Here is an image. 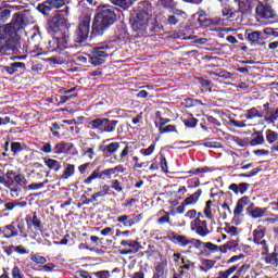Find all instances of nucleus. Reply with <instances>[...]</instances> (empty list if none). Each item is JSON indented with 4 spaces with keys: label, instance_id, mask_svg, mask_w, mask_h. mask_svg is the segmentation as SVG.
I'll list each match as a JSON object with an SVG mask.
<instances>
[{
    "label": "nucleus",
    "instance_id": "13d9d810",
    "mask_svg": "<svg viewBox=\"0 0 278 278\" xmlns=\"http://www.w3.org/2000/svg\"><path fill=\"white\" fill-rule=\"evenodd\" d=\"M11 65L13 67V72L15 74L20 73V71H25L27 68V66L23 62H13V63H11Z\"/></svg>",
    "mask_w": 278,
    "mask_h": 278
},
{
    "label": "nucleus",
    "instance_id": "a878e982",
    "mask_svg": "<svg viewBox=\"0 0 278 278\" xmlns=\"http://www.w3.org/2000/svg\"><path fill=\"white\" fill-rule=\"evenodd\" d=\"M253 136H256V137L250 140L249 142L250 147H260V144H264V142H266V139H264L263 131H255L253 132Z\"/></svg>",
    "mask_w": 278,
    "mask_h": 278
},
{
    "label": "nucleus",
    "instance_id": "338daca9",
    "mask_svg": "<svg viewBox=\"0 0 278 278\" xmlns=\"http://www.w3.org/2000/svg\"><path fill=\"white\" fill-rule=\"evenodd\" d=\"M12 278H25V276L21 271V268L16 265L12 269Z\"/></svg>",
    "mask_w": 278,
    "mask_h": 278
},
{
    "label": "nucleus",
    "instance_id": "6ab92c4d",
    "mask_svg": "<svg viewBox=\"0 0 278 278\" xmlns=\"http://www.w3.org/2000/svg\"><path fill=\"white\" fill-rule=\"evenodd\" d=\"M142 220V214L138 215H122L118 216L116 222L122 223L124 227H134V225H138Z\"/></svg>",
    "mask_w": 278,
    "mask_h": 278
},
{
    "label": "nucleus",
    "instance_id": "f3484780",
    "mask_svg": "<svg viewBox=\"0 0 278 278\" xmlns=\"http://www.w3.org/2000/svg\"><path fill=\"white\" fill-rule=\"evenodd\" d=\"M64 0H47L40 4L37 5L38 12H40L43 15L49 14L51 10H60V8H63Z\"/></svg>",
    "mask_w": 278,
    "mask_h": 278
},
{
    "label": "nucleus",
    "instance_id": "f03ea898",
    "mask_svg": "<svg viewBox=\"0 0 278 278\" xmlns=\"http://www.w3.org/2000/svg\"><path fill=\"white\" fill-rule=\"evenodd\" d=\"M116 12H118V9L113 5L97 8L91 26V36L93 38H96V36H103V34L108 31V28L112 27V25L118 21Z\"/></svg>",
    "mask_w": 278,
    "mask_h": 278
},
{
    "label": "nucleus",
    "instance_id": "72a5a7b5",
    "mask_svg": "<svg viewBox=\"0 0 278 278\" xmlns=\"http://www.w3.org/2000/svg\"><path fill=\"white\" fill-rule=\"evenodd\" d=\"M12 16V10L8 7L0 8V23H8Z\"/></svg>",
    "mask_w": 278,
    "mask_h": 278
},
{
    "label": "nucleus",
    "instance_id": "774afa93",
    "mask_svg": "<svg viewBox=\"0 0 278 278\" xmlns=\"http://www.w3.org/2000/svg\"><path fill=\"white\" fill-rule=\"evenodd\" d=\"M75 97H77V93H73L70 96H60L59 103L61 104L67 103V101H71V99H75Z\"/></svg>",
    "mask_w": 278,
    "mask_h": 278
},
{
    "label": "nucleus",
    "instance_id": "37998d69",
    "mask_svg": "<svg viewBox=\"0 0 278 278\" xmlns=\"http://www.w3.org/2000/svg\"><path fill=\"white\" fill-rule=\"evenodd\" d=\"M238 247V243L228 241L227 243L219 247L220 253H227V251H233Z\"/></svg>",
    "mask_w": 278,
    "mask_h": 278
},
{
    "label": "nucleus",
    "instance_id": "5fc2aeb1",
    "mask_svg": "<svg viewBox=\"0 0 278 278\" xmlns=\"http://www.w3.org/2000/svg\"><path fill=\"white\" fill-rule=\"evenodd\" d=\"M31 225L36 229H42V222L38 218V213H33Z\"/></svg>",
    "mask_w": 278,
    "mask_h": 278
},
{
    "label": "nucleus",
    "instance_id": "cd10ccee",
    "mask_svg": "<svg viewBox=\"0 0 278 278\" xmlns=\"http://www.w3.org/2000/svg\"><path fill=\"white\" fill-rule=\"evenodd\" d=\"M266 236V227L257 226L256 229L253 230V242H258L260 240H264Z\"/></svg>",
    "mask_w": 278,
    "mask_h": 278
},
{
    "label": "nucleus",
    "instance_id": "e2e57ef3",
    "mask_svg": "<svg viewBox=\"0 0 278 278\" xmlns=\"http://www.w3.org/2000/svg\"><path fill=\"white\" fill-rule=\"evenodd\" d=\"M0 71H1V73L7 74V75H16L15 72H14V68L12 67V63L10 65H7V66L1 65Z\"/></svg>",
    "mask_w": 278,
    "mask_h": 278
},
{
    "label": "nucleus",
    "instance_id": "c9c22d12",
    "mask_svg": "<svg viewBox=\"0 0 278 278\" xmlns=\"http://www.w3.org/2000/svg\"><path fill=\"white\" fill-rule=\"evenodd\" d=\"M110 190H111V187L109 185H103V186H100V191L93 193L92 195L97 201L98 199L108 197V194H110Z\"/></svg>",
    "mask_w": 278,
    "mask_h": 278
},
{
    "label": "nucleus",
    "instance_id": "dca6fc26",
    "mask_svg": "<svg viewBox=\"0 0 278 278\" xmlns=\"http://www.w3.org/2000/svg\"><path fill=\"white\" fill-rule=\"evenodd\" d=\"M190 229L194 231L197 236H200V238H205L212 233L207 227V220H201L200 218H195L190 223Z\"/></svg>",
    "mask_w": 278,
    "mask_h": 278
},
{
    "label": "nucleus",
    "instance_id": "412c9836",
    "mask_svg": "<svg viewBox=\"0 0 278 278\" xmlns=\"http://www.w3.org/2000/svg\"><path fill=\"white\" fill-rule=\"evenodd\" d=\"M262 262L277 268L278 266V244L274 247V251L266 256L262 257Z\"/></svg>",
    "mask_w": 278,
    "mask_h": 278
},
{
    "label": "nucleus",
    "instance_id": "5701e85b",
    "mask_svg": "<svg viewBox=\"0 0 278 278\" xmlns=\"http://www.w3.org/2000/svg\"><path fill=\"white\" fill-rule=\"evenodd\" d=\"M201 194H203V189H198L194 193L190 194L182 201L184 205H197V203H199V199H201Z\"/></svg>",
    "mask_w": 278,
    "mask_h": 278
},
{
    "label": "nucleus",
    "instance_id": "4c0bfd02",
    "mask_svg": "<svg viewBox=\"0 0 278 278\" xmlns=\"http://www.w3.org/2000/svg\"><path fill=\"white\" fill-rule=\"evenodd\" d=\"M212 167L204 166L195 169L193 168L189 172H182V175H201V173H212Z\"/></svg>",
    "mask_w": 278,
    "mask_h": 278
},
{
    "label": "nucleus",
    "instance_id": "9b49d317",
    "mask_svg": "<svg viewBox=\"0 0 278 278\" xmlns=\"http://www.w3.org/2000/svg\"><path fill=\"white\" fill-rule=\"evenodd\" d=\"M110 46L103 45L98 46L92 49V55L89 58L90 64L92 66H101L102 64H105V58H109Z\"/></svg>",
    "mask_w": 278,
    "mask_h": 278
},
{
    "label": "nucleus",
    "instance_id": "c03bdc74",
    "mask_svg": "<svg viewBox=\"0 0 278 278\" xmlns=\"http://www.w3.org/2000/svg\"><path fill=\"white\" fill-rule=\"evenodd\" d=\"M60 129H64V125L58 122L52 123V126L50 127L52 136L60 138Z\"/></svg>",
    "mask_w": 278,
    "mask_h": 278
},
{
    "label": "nucleus",
    "instance_id": "aec40b11",
    "mask_svg": "<svg viewBox=\"0 0 278 278\" xmlns=\"http://www.w3.org/2000/svg\"><path fill=\"white\" fill-rule=\"evenodd\" d=\"M167 238L169 242H173L174 244H179L182 248H186L188 247V244H190V239H188V237L179 235L175 231H172Z\"/></svg>",
    "mask_w": 278,
    "mask_h": 278
},
{
    "label": "nucleus",
    "instance_id": "69168bd1",
    "mask_svg": "<svg viewBox=\"0 0 278 278\" xmlns=\"http://www.w3.org/2000/svg\"><path fill=\"white\" fill-rule=\"evenodd\" d=\"M110 188L115 190V192H123V186H121V181H118V179L112 180Z\"/></svg>",
    "mask_w": 278,
    "mask_h": 278
},
{
    "label": "nucleus",
    "instance_id": "0eeeda50",
    "mask_svg": "<svg viewBox=\"0 0 278 278\" xmlns=\"http://www.w3.org/2000/svg\"><path fill=\"white\" fill-rule=\"evenodd\" d=\"M3 186L11 188V192H21L23 186H27V179L23 174H16L14 170H8L3 175Z\"/></svg>",
    "mask_w": 278,
    "mask_h": 278
},
{
    "label": "nucleus",
    "instance_id": "79ce46f5",
    "mask_svg": "<svg viewBox=\"0 0 278 278\" xmlns=\"http://www.w3.org/2000/svg\"><path fill=\"white\" fill-rule=\"evenodd\" d=\"M159 3L165 10H175L177 8V2H175V0H159Z\"/></svg>",
    "mask_w": 278,
    "mask_h": 278
},
{
    "label": "nucleus",
    "instance_id": "6e6d98bb",
    "mask_svg": "<svg viewBox=\"0 0 278 278\" xmlns=\"http://www.w3.org/2000/svg\"><path fill=\"white\" fill-rule=\"evenodd\" d=\"M277 118H278V108L276 110L273 109L271 115L268 117H265V123H267L268 125H273V123H275Z\"/></svg>",
    "mask_w": 278,
    "mask_h": 278
},
{
    "label": "nucleus",
    "instance_id": "8fccbe9b",
    "mask_svg": "<svg viewBox=\"0 0 278 278\" xmlns=\"http://www.w3.org/2000/svg\"><path fill=\"white\" fill-rule=\"evenodd\" d=\"M238 7H239L238 12H241V14L249 12V8H251V5H249V2L244 0H239Z\"/></svg>",
    "mask_w": 278,
    "mask_h": 278
},
{
    "label": "nucleus",
    "instance_id": "49530a36",
    "mask_svg": "<svg viewBox=\"0 0 278 278\" xmlns=\"http://www.w3.org/2000/svg\"><path fill=\"white\" fill-rule=\"evenodd\" d=\"M155 151V143L150 144L146 149H141L139 153L146 157H149V155H153V152Z\"/></svg>",
    "mask_w": 278,
    "mask_h": 278
},
{
    "label": "nucleus",
    "instance_id": "0e129e2a",
    "mask_svg": "<svg viewBox=\"0 0 278 278\" xmlns=\"http://www.w3.org/2000/svg\"><path fill=\"white\" fill-rule=\"evenodd\" d=\"M157 225H170V214L166 213V215L156 219Z\"/></svg>",
    "mask_w": 278,
    "mask_h": 278
},
{
    "label": "nucleus",
    "instance_id": "6e6552de",
    "mask_svg": "<svg viewBox=\"0 0 278 278\" xmlns=\"http://www.w3.org/2000/svg\"><path fill=\"white\" fill-rule=\"evenodd\" d=\"M0 236L4 240H10L12 238H27V235H25V224L12 222L11 224H8L5 226L0 227Z\"/></svg>",
    "mask_w": 278,
    "mask_h": 278
},
{
    "label": "nucleus",
    "instance_id": "7ed1b4c3",
    "mask_svg": "<svg viewBox=\"0 0 278 278\" xmlns=\"http://www.w3.org/2000/svg\"><path fill=\"white\" fill-rule=\"evenodd\" d=\"M247 205L249 206L247 207ZM244 207H247V215L254 219L264 218L268 210L267 207L262 208V207L255 206V204L251 202V198H249V195H243L237 201V204L235 206V210H233L235 218H240V216H242V212H244Z\"/></svg>",
    "mask_w": 278,
    "mask_h": 278
},
{
    "label": "nucleus",
    "instance_id": "ddd939ff",
    "mask_svg": "<svg viewBox=\"0 0 278 278\" xmlns=\"http://www.w3.org/2000/svg\"><path fill=\"white\" fill-rule=\"evenodd\" d=\"M50 53H62L65 49H68V35L62 37H53L47 46Z\"/></svg>",
    "mask_w": 278,
    "mask_h": 278
},
{
    "label": "nucleus",
    "instance_id": "423d86ee",
    "mask_svg": "<svg viewBox=\"0 0 278 278\" xmlns=\"http://www.w3.org/2000/svg\"><path fill=\"white\" fill-rule=\"evenodd\" d=\"M91 129H96L99 134H114L121 125L118 119L110 117H99L89 122Z\"/></svg>",
    "mask_w": 278,
    "mask_h": 278
},
{
    "label": "nucleus",
    "instance_id": "20e7f679",
    "mask_svg": "<svg viewBox=\"0 0 278 278\" xmlns=\"http://www.w3.org/2000/svg\"><path fill=\"white\" fill-rule=\"evenodd\" d=\"M99 151L102 153V157L104 160L110 159L111 164H116V162H125L127 157H129V146H125L119 155H114L121 149V142H111L109 144H100Z\"/></svg>",
    "mask_w": 278,
    "mask_h": 278
},
{
    "label": "nucleus",
    "instance_id": "c85d7f7f",
    "mask_svg": "<svg viewBox=\"0 0 278 278\" xmlns=\"http://www.w3.org/2000/svg\"><path fill=\"white\" fill-rule=\"evenodd\" d=\"M15 207H27V201H22V202L12 201V202H8V203L4 204L3 212H12V210H14Z\"/></svg>",
    "mask_w": 278,
    "mask_h": 278
},
{
    "label": "nucleus",
    "instance_id": "680f3d73",
    "mask_svg": "<svg viewBox=\"0 0 278 278\" xmlns=\"http://www.w3.org/2000/svg\"><path fill=\"white\" fill-rule=\"evenodd\" d=\"M76 275H78V277H80V278H93L94 271L79 269L76 271Z\"/></svg>",
    "mask_w": 278,
    "mask_h": 278
},
{
    "label": "nucleus",
    "instance_id": "c756f323",
    "mask_svg": "<svg viewBox=\"0 0 278 278\" xmlns=\"http://www.w3.org/2000/svg\"><path fill=\"white\" fill-rule=\"evenodd\" d=\"M245 118L253 121V118H264V113L260 112L257 108H251L247 110Z\"/></svg>",
    "mask_w": 278,
    "mask_h": 278
},
{
    "label": "nucleus",
    "instance_id": "052dcab7",
    "mask_svg": "<svg viewBox=\"0 0 278 278\" xmlns=\"http://www.w3.org/2000/svg\"><path fill=\"white\" fill-rule=\"evenodd\" d=\"M263 112H261V114H263V118L265 116V118H267V116H270L273 114V108H270V103L266 102L265 104H263Z\"/></svg>",
    "mask_w": 278,
    "mask_h": 278
},
{
    "label": "nucleus",
    "instance_id": "de8ad7c7",
    "mask_svg": "<svg viewBox=\"0 0 278 278\" xmlns=\"http://www.w3.org/2000/svg\"><path fill=\"white\" fill-rule=\"evenodd\" d=\"M211 75H214L215 77H220L222 79H231V77L233 76V74L227 71L212 72Z\"/></svg>",
    "mask_w": 278,
    "mask_h": 278
},
{
    "label": "nucleus",
    "instance_id": "864d4df0",
    "mask_svg": "<svg viewBox=\"0 0 278 278\" xmlns=\"http://www.w3.org/2000/svg\"><path fill=\"white\" fill-rule=\"evenodd\" d=\"M30 261L35 264H47V257L40 256V254H31Z\"/></svg>",
    "mask_w": 278,
    "mask_h": 278
},
{
    "label": "nucleus",
    "instance_id": "4468645a",
    "mask_svg": "<svg viewBox=\"0 0 278 278\" xmlns=\"http://www.w3.org/2000/svg\"><path fill=\"white\" fill-rule=\"evenodd\" d=\"M197 21L200 27H214L220 25V17H210L207 12L203 9H199L195 13Z\"/></svg>",
    "mask_w": 278,
    "mask_h": 278
},
{
    "label": "nucleus",
    "instance_id": "603ef678",
    "mask_svg": "<svg viewBox=\"0 0 278 278\" xmlns=\"http://www.w3.org/2000/svg\"><path fill=\"white\" fill-rule=\"evenodd\" d=\"M122 247H130L131 249H138L140 247V242L136 240H122L121 241Z\"/></svg>",
    "mask_w": 278,
    "mask_h": 278
},
{
    "label": "nucleus",
    "instance_id": "e433bc0d",
    "mask_svg": "<svg viewBox=\"0 0 278 278\" xmlns=\"http://www.w3.org/2000/svg\"><path fill=\"white\" fill-rule=\"evenodd\" d=\"M134 3L135 0H114V5L122 8V10H129Z\"/></svg>",
    "mask_w": 278,
    "mask_h": 278
},
{
    "label": "nucleus",
    "instance_id": "473e14b6",
    "mask_svg": "<svg viewBox=\"0 0 278 278\" xmlns=\"http://www.w3.org/2000/svg\"><path fill=\"white\" fill-rule=\"evenodd\" d=\"M75 175V165L66 164L63 174L60 176V179H70Z\"/></svg>",
    "mask_w": 278,
    "mask_h": 278
},
{
    "label": "nucleus",
    "instance_id": "3c124183",
    "mask_svg": "<svg viewBox=\"0 0 278 278\" xmlns=\"http://www.w3.org/2000/svg\"><path fill=\"white\" fill-rule=\"evenodd\" d=\"M187 108H199L200 105H203V101L188 98L186 99Z\"/></svg>",
    "mask_w": 278,
    "mask_h": 278
},
{
    "label": "nucleus",
    "instance_id": "2f4dec72",
    "mask_svg": "<svg viewBox=\"0 0 278 278\" xmlns=\"http://www.w3.org/2000/svg\"><path fill=\"white\" fill-rule=\"evenodd\" d=\"M262 38V31L254 30L248 34V40L251 45L257 46L260 45V39Z\"/></svg>",
    "mask_w": 278,
    "mask_h": 278
},
{
    "label": "nucleus",
    "instance_id": "9d476101",
    "mask_svg": "<svg viewBox=\"0 0 278 278\" xmlns=\"http://www.w3.org/2000/svg\"><path fill=\"white\" fill-rule=\"evenodd\" d=\"M159 260L153 264L151 278H168V258L164 254L159 253Z\"/></svg>",
    "mask_w": 278,
    "mask_h": 278
},
{
    "label": "nucleus",
    "instance_id": "2eb2a0df",
    "mask_svg": "<svg viewBox=\"0 0 278 278\" xmlns=\"http://www.w3.org/2000/svg\"><path fill=\"white\" fill-rule=\"evenodd\" d=\"M256 17L261 21H270V18H277V13L273 10V7L268 3L258 2L256 5Z\"/></svg>",
    "mask_w": 278,
    "mask_h": 278
},
{
    "label": "nucleus",
    "instance_id": "4be33fe9",
    "mask_svg": "<svg viewBox=\"0 0 278 278\" xmlns=\"http://www.w3.org/2000/svg\"><path fill=\"white\" fill-rule=\"evenodd\" d=\"M251 185L249 182L230 184L228 190H231L235 194H247Z\"/></svg>",
    "mask_w": 278,
    "mask_h": 278
},
{
    "label": "nucleus",
    "instance_id": "393cba45",
    "mask_svg": "<svg viewBox=\"0 0 278 278\" xmlns=\"http://www.w3.org/2000/svg\"><path fill=\"white\" fill-rule=\"evenodd\" d=\"M184 14H186V12L181 11V10H176L174 12V15H168L166 18V24L167 25H177L179 23V21H181V16H184Z\"/></svg>",
    "mask_w": 278,
    "mask_h": 278
},
{
    "label": "nucleus",
    "instance_id": "a18cd8bd",
    "mask_svg": "<svg viewBox=\"0 0 278 278\" xmlns=\"http://www.w3.org/2000/svg\"><path fill=\"white\" fill-rule=\"evenodd\" d=\"M160 134H179L177 130V126L175 125H166L163 128H159Z\"/></svg>",
    "mask_w": 278,
    "mask_h": 278
},
{
    "label": "nucleus",
    "instance_id": "4d7b16f0",
    "mask_svg": "<svg viewBox=\"0 0 278 278\" xmlns=\"http://www.w3.org/2000/svg\"><path fill=\"white\" fill-rule=\"evenodd\" d=\"M257 173H262V167H256V168L252 169L249 174H238V175H235V177L251 178V177H255L257 175Z\"/></svg>",
    "mask_w": 278,
    "mask_h": 278
},
{
    "label": "nucleus",
    "instance_id": "bb28decb",
    "mask_svg": "<svg viewBox=\"0 0 278 278\" xmlns=\"http://www.w3.org/2000/svg\"><path fill=\"white\" fill-rule=\"evenodd\" d=\"M181 122L187 129H194V127L199 125V119L192 116V114H189L188 117L181 118Z\"/></svg>",
    "mask_w": 278,
    "mask_h": 278
},
{
    "label": "nucleus",
    "instance_id": "f257e3e1",
    "mask_svg": "<svg viewBox=\"0 0 278 278\" xmlns=\"http://www.w3.org/2000/svg\"><path fill=\"white\" fill-rule=\"evenodd\" d=\"M25 15L15 13L11 23L0 26V53L21 49V29H25Z\"/></svg>",
    "mask_w": 278,
    "mask_h": 278
},
{
    "label": "nucleus",
    "instance_id": "f8f14e48",
    "mask_svg": "<svg viewBox=\"0 0 278 278\" xmlns=\"http://www.w3.org/2000/svg\"><path fill=\"white\" fill-rule=\"evenodd\" d=\"M90 35V20H84L78 25L77 29L74 34V42L76 45H84L86 40H88V36Z\"/></svg>",
    "mask_w": 278,
    "mask_h": 278
},
{
    "label": "nucleus",
    "instance_id": "bf43d9fd",
    "mask_svg": "<svg viewBox=\"0 0 278 278\" xmlns=\"http://www.w3.org/2000/svg\"><path fill=\"white\" fill-rule=\"evenodd\" d=\"M112 277V274H110V270H98L93 271V278H110Z\"/></svg>",
    "mask_w": 278,
    "mask_h": 278
},
{
    "label": "nucleus",
    "instance_id": "39448f33",
    "mask_svg": "<svg viewBox=\"0 0 278 278\" xmlns=\"http://www.w3.org/2000/svg\"><path fill=\"white\" fill-rule=\"evenodd\" d=\"M140 5L144 8L146 5H151V3L149 1H144L141 2ZM142 7H139L136 16L130 18L131 29L138 34H147V27H149V22L153 17L151 12H149V9H141Z\"/></svg>",
    "mask_w": 278,
    "mask_h": 278
},
{
    "label": "nucleus",
    "instance_id": "58836bf2",
    "mask_svg": "<svg viewBox=\"0 0 278 278\" xmlns=\"http://www.w3.org/2000/svg\"><path fill=\"white\" fill-rule=\"evenodd\" d=\"M266 140L268 144H275L278 140V132L273 129L266 130Z\"/></svg>",
    "mask_w": 278,
    "mask_h": 278
},
{
    "label": "nucleus",
    "instance_id": "a19ab883",
    "mask_svg": "<svg viewBox=\"0 0 278 278\" xmlns=\"http://www.w3.org/2000/svg\"><path fill=\"white\" fill-rule=\"evenodd\" d=\"M66 150V141H61L59 143H56L53 148H52V152L55 155H62V153H64V151Z\"/></svg>",
    "mask_w": 278,
    "mask_h": 278
},
{
    "label": "nucleus",
    "instance_id": "1a4fd4ad",
    "mask_svg": "<svg viewBox=\"0 0 278 278\" xmlns=\"http://www.w3.org/2000/svg\"><path fill=\"white\" fill-rule=\"evenodd\" d=\"M123 166L118 165L112 168H106L104 170L101 169V166H98L85 180L84 184L86 186H90L94 179H112V175H116V173L121 172Z\"/></svg>",
    "mask_w": 278,
    "mask_h": 278
},
{
    "label": "nucleus",
    "instance_id": "f704fd0d",
    "mask_svg": "<svg viewBox=\"0 0 278 278\" xmlns=\"http://www.w3.org/2000/svg\"><path fill=\"white\" fill-rule=\"evenodd\" d=\"M215 265H216V261L204 258L202 260V266L200 267V270L202 273H208V270H212V268H214Z\"/></svg>",
    "mask_w": 278,
    "mask_h": 278
},
{
    "label": "nucleus",
    "instance_id": "a211bd4d",
    "mask_svg": "<svg viewBox=\"0 0 278 278\" xmlns=\"http://www.w3.org/2000/svg\"><path fill=\"white\" fill-rule=\"evenodd\" d=\"M64 25H66V18L60 13H56L51 20L48 21V29L49 31H53V34H58V31H60Z\"/></svg>",
    "mask_w": 278,
    "mask_h": 278
},
{
    "label": "nucleus",
    "instance_id": "09e8293b",
    "mask_svg": "<svg viewBox=\"0 0 278 278\" xmlns=\"http://www.w3.org/2000/svg\"><path fill=\"white\" fill-rule=\"evenodd\" d=\"M204 215L206 216V218H208V220H212L214 218V216L212 215V201L211 200L205 202Z\"/></svg>",
    "mask_w": 278,
    "mask_h": 278
},
{
    "label": "nucleus",
    "instance_id": "ea45409f",
    "mask_svg": "<svg viewBox=\"0 0 278 278\" xmlns=\"http://www.w3.org/2000/svg\"><path fill=\"white\" fill-rule=\"evenodd\" d=\"M181 265L180 266V270H184V273H186V270H190L191 268H195L194 262L188 260V257L182 256L181 257Z\"/></svg>",
    "mask_w": 278,
    "mask_h": 278
},
{
    "label": "nucleus",
    "instance_id": "7c9ffc66",
    "mask_svg": "<svg viewBox=\"0 0 278 278\" xmlns=\"http://www.w3.org/2000/svg\"><path fill=\"white\" fill-rule=\"evenodd\" d=\"M26 147L27 146L25 143L13 141L11 142V152L13 155H18V153H23V151H25Z\"/></svg>",
    "mask_w": 278,
    "mask_h": 278
},
{
    "label": "nucleus",
    "instance_id": "b1692460",
    "mask_svg": "<svg viewBox=\"0 0 278 278\" xmlns=\"http://www.w3.org/2000/svg\"><path fill=\"white\" fill-rule=\"evenodd\" d=\"M43 164L49 168V170H54L59 173L62 169V162L53 159H43Z\"/></svg>",
    "mask_w": 278,
    "mask_h": 278
}]
</instances>
